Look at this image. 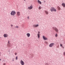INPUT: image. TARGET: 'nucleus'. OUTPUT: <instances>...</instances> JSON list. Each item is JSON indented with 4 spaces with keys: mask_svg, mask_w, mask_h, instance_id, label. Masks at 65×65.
I'll list each match as a JSON object with an SVG mask.
<instances>
[{
    "mask_svg": "<svg viewBox=\"0 0 65 65\" xmlns=\"http://www.w3.org/2000/svg\"><path fill=\"white\" fill-rule=\"evenodd\" d=\"M12 60L13 61H14V59H13Z\"/></svg>",
    "mask_w": 65,
    "mask_h": 65,
    "instance_id": "c756f323",
    "label": "nucleus"
},
{
    "mask_svg": "<svg viewBox=\"0 0 65 65\" xmlns=\"http://www.w3.org/2000/svg\"><path fill=\"white\" fill-rule=\"evenodd\" d=\"M15 27L16 28H19V27L18 26H15Z\"/></svg>",
    "mask_w": 65,
    "mask_h": 65,
    "instance_id": "4be33fe9",
    "label": "nucleus"
},
{
    "mask_svg": "<svg viewBox=\"0 0 65 65\" xmlns=\"http://www.w3.org/2000/svg\"><path fill=\"white\" fill-rule=\"evenodd\" d=\"M57 7L58 10H60V7H59L58 6Z\"/></svg>",
    "mask_w": 65,
    "mask_h": 65,
    "instance_id": "dca6fc26",
    "label": "nucleus"
},
{
    "mask_svg": "<svg viewBox=\"0 0 65 65\" xmlns=\"http://www.w3.org/2000/svg\"><path fill=\"white\" fill-rule=\"evenodd\" d=\"M33 8V6L32 5H31L30 7H28V9L31 10Z\"/></svg>",
    "mask_w": 65,
    "mask_h": 65,
    "instance_id": "20e7f679",
    "label": "nucleus"
},
{
    "mask_svg": "<svg viewBox=\"0 0 65 65\" xmlns=\"http://www.w3.org/2000/svg\"><path fill=\"white\" fill-rule=\"evenodd\" d=\"M3 65H6V64L5 63H4V64H3Z\"/></svg>",
    "mask_w": 65,
    "mask_h": 65,
    "instance_id": "cd10ccee",
    "label": "nucleus"
},
{
    "mask_svg": "<svg viewBox=\"0 0 65 65\" xmlns=\"http://www.w3.org/2000/svg\"><path fill=\"white\" fill-rule=\"evenodd\" d=\"M11 27H12V26H13V25H11Z\"/></svg>",
    "mask_w": 65,
    "mask_h": 65,
    "instance_id": "bb28decb",
    "label": "nucleus"
},
{
    "mask_svg": "<svg viewBox=\"0 0 65 65\" xmlns=\"http://www.w3.org/2000/svg\"><path fill=\"white\" fill-rule=\"evenodd\" d=\"M1 59H0V61H1Z\"/></svg>",
    "mask_w": 65,
    "mask_h": 65,
    "instance_id": "f704fd0d",
    "label": "nucleus"
},
{
    "mask_svg": "<svg viewBox=\"0 0 65 65\" xmlns=\"http://www.w3.org/2000/svg\"><path fill=\"white\" fill-rule=\"evenodd\" d=\"M39 26L38 24H35L33 25V27L36 28L38 27Z\"/></svg>",
    "mask_w": 65,
    "mask_h": 65,
    "instance_id": "39448f33",
    "label": "nucleus"
},
{
    "mask_svg": "<svg viewBox=\"0 0 65 65\" xmlns=\"http://www.w3.org/2000/svg\"><path fill=\"white\" fill-rule=\"evenodd\" d=\"M62 48H64V47H63V46H62Z\"/></svg>",
    "mask_w": 65,
    "mask_h": 65,
    "instance_id": "473e14b6",
    "label": "nucleus"
},
{
    "mask_svg": "<svg viewBox=\"0 0 65 65\" xmlns=\"http://www.w3.org/2000/svg\"><path fill=\"white\" fill-rule=\"evenodd\" d=\"M18 59V57H16V60H17V59Z\"/></svg>",
    "mask_w": 65,
    "mask_h": 65,
    "instance_id": "5701e85b",
    "label": "nucleus"
},
{
    "mask_svg": "<svg viewBox=\"0 0 65 65\" xmlns=\"http://www.w3.org/2000/svg\"><path fill=\"white\" fill-rule=\"evenodd\" d=\"M61 6H63L65 8V3H62L61 4Z\"/></svg>",
    "mask_w": 65,
    "mask_h": 65,
    "instance_id": "1a4fd4ad",
    "label": "nucleus"
},
{
    "mask_svg": "<svg viewBox=\"0 0 65 65\" xmlns=\"http://www.w3.org/2000/svg\"><path fill=\"white\" fill-rule=\"evenodd\" d=\"M41 9V7H39V10H40Z\"/></svg>",
    "mask_w": 65,
    "mask_h": 65,
    "instance_id": "a211bd4d",
    "label": "nucleus"
},
{
    "mask_svg": "<svg viewBox=\"0 0 65 65\" xmlns=\"http://www.w3.org/2000/svg\"><path fill=\"white\" fill-rule=\"evenodd\" d=\"M27 19H29V17H27Z\"/></svg>",
    "mask_w": 65,
    "mask_h": 65,
    "instance_id": "393cba45",
    "label": "nucleus"
},
{
    "mask_svg": "<svg viewBox=\"0 0 65 65\" xmlns=\"http://www.w3.org/2000/svg\"><path fill=\"white\" fill-rule=\"evenodd\" d=\"M52 29L54 30H55V31L57 32H58V29L56 28L55 27H52Z\"/></svg>",
    "mask_w": 65,
    "mask_h": 65,
    "instance_id": "7ed1b4c3",
    "label": "nucleus"
},
{
    "mask_svg": "<svg viewBox=\"0 0 65 65\" xmlns=\"http://www.w3.org/2000/svg\"><path fill=\"white\" fill-rule=\"evenodd\" d=\"M8 35L7 34H4V37H8Z\"/></svg>",
    "mask_w": 65,
    "mask_h": 65,
    "instance_id": "f8f14e48",
    "label": "nucleus"
},
{
    "mask_svg": "<svg viewBox=\"0 0 65 65\" xmlns=\"http://www.w3.org/2000/svg\"><path fill=\"white\" fill-rule=\"evenodd\" d=\"M26 36H27V37H29L30 36V34L29 33H27L26 34Z\"/></svg>",
    "mask_w": 65,
    "mask_h": 65,
    "instance_id": "9b49d317",
    "label": "nucleus"
},
{
    "mask_svg": "<svg viewBox=\"0 0 65 65\" xmlns=\"http://www.w3.org/2000/svg\"><path fill=\"white\" fill-rule=\"evenodd\" d=\"M46 65H48V64L47 63H46Z\"/></svg>",
    "mask_w": 65,
    "mask_h": 65,
    "instance_id": "2f4dec72",
    "label": "nucleus"
},
{
    "mask_svg": "<svg viewBox=\"0 0 65 65\" xmlns=\"http://www.w3.org/2000/svg\"><path fill=\"white\" fill-rule=\"evenodd\" d=\"M9 43H9V41H8V44H9Z\"/></svg>",
    "mask_w": 65,
    "mask_h": 65,
    "instance_id": "a878e982",
    "label": "nucleus"
},
{
    "mask_svg": "<svg viewBox=\"0 0 65 65\" xmlns=\"http://www.w3.org/2000/svg\"><path fill=\"white\" fill-rule=\"evenodd\" d=\"M17 53H15V55H17Z\"/></svg>",
    "mask_w": 65,
    "mask_h": 65,
    "instance_id": "c85d7f7f",
    "label": "nucleus"
},
{
    "mask_svg": "<svg viewBox=\"0 0 65 65\" xmlns=\"http://www.w3.org/2000/svg\"><path fill=\"white\" fill-rule=\"evenodd\" d=\"M45 13H46V14H48V12L47 11H45Z\"/></svg>",
    "mask_w": 65,
    "mask_h": 65,
    "instance_id": "2eb2a0df",
    "label": "nucleus"
},
{
    "mask_svg": "<svg viewBox=\"0 0 65 65\" xmlns=\"http://www.w3.org/2000/svg\"><path fill=\"white\" fill-rule=\"evenodd\" d=\"M50 10L51 12H52L53 11L55 12H56V10L54 8H53V7L51 8L50 9Z\"/></svg>",
    "mask_w": 65,
    "mask_h": 65,
    "instance_id": "f03ea898",
    "label": "nucleus"
},
{
    "mask_svg": "<svg viewBox=\"0 0 65 65\" xmlns=\"http://www.w3.org/2000/svg\"><path fill=\"white\" fill-rule=\"evenodd\" d=\"M55 36L56 37H57L58 36V35L57 34H55Z\"/></svg>",
    "mask_w": 65,
    "mask_h": 65,
    "instance_id": "6ab92c4d",
    "label": "nucleus"
},
{
    "mask_svg": "<svg viewBox=\"0 0 65 65\" xmlns=\"http://www.w3.org/2000/svg\"><path fill=\"white\" fill-rule=\"evenodd\" d=\"M45 43L47 44L48 43L46 41L45 42Z\"/></svg>",
    "mask_w": 65,
    "mask_h": 65,
    "instance_id": "aec40b11",
    "label": "nucleus"
},
{
    "mask_svg": "<svg viewBox=\"0 0 65 65\" xmlns=\"http://www.w3.org/2000/svg\"><path fill=\"white\" fill-rule=\"evenodd\" d=\"M8 46L9 47L10 46V43L8 44Z\"/></svg>",
    "mask_w": 65,
    "mask_h": 65,
    "instance_id": "f3484780",
    "label": "nucleus"
},
{
    "mask_svg": "<svg viewBox=\"0 0 65 65\" xmlns=\"http://www.w3.org/2000/svg\"><path fill=\"white\" fill-rule=\"evenodd\" d=\"M26 0H24V1H25Z\"/></svg>",
    "mask_w": 65,
    "mask_h": 65,
    "instance_id": "72a5a7b5",
    "label": "nucleus"
},
{
    "mask_svg": "<svg viewBox=\"0 0 65 65\" xmlns=\"http://www.w3.org/2000/svg\"><path fill=\"white\" fill-rule=\"evenodd\" d=\"M16 14V12H15V11H12L11 13V15L14 16Z\"/></svg>",
    "mask_w": 65,
    "mask_h": 65,
    "instance_id": "f257e3e1",
    "label": "nucleus"
},
{
    "mask_svg": "<svg viewBox=\"0 0 65 65\" xmlns=\"http://www.w3.org/2000/svg\"><path fill=\"white\" fill-rule=\"evenodd\" d=\"M43 38L45 40H46L47 39V38H46L45 36H43Z\"/></svg>",
    "mask_w": 65,
    "mask_h": 65,
    "instance_id": "6e6552de",
    "label": "nucleus"
},
{
    "mask_svg": "<svg viewBox=\"0 0 65 65\" xmlns=\"http://www.w3.org/2000/svg\"><path fill=\"white\" fill-rule=\"evenodd\" d=\"M63 54L65 56V52H63Z\"/></svg>",
    "mask_w": 65,
    "mask_h": 65,
    "instance_id": "b1692460",
    "label": "nucleus"
},
{
    "mask_svg": "<svg viewBox=\"0 0 65 65\" xmlns=\"http://www.w3.org/2000/svg\"><path fill=\"white\" fill-rule=\"evenodd\" d=\"M1 54V53L0 52V54Z\"/></svg>",
    "mask_w": 65,
    "mask_h": 65,
    "instance_id": "c9c22d12",
    "label": "nucleus"
},
{
    "mask_svg": "<svg viewBox=\"0 0 65 65\" xmlns=\"http://www.w3.org/2000/svg\"><path fill=\"white\" fill-rule=\"evenodd\" d=\"M60 46H61V47H62V44H60Z\"/></svg>",
    "mask_w": 65,
    "mask_h": 65,
    "instance_id": "412c9836",
    "label": "nucleus"
},
{
    "mask_svg": "<svg viewBox=\"0 0 65 65\" xmlns=\"http://www.w3.org/2000/svg\"><path fill=\"white\" fill-rule=\"evenodd\" d=\"M38 3H39L40 4H41V2L39 0H38Z\"/></svg>",
    "mask_w": 65,
    "mask_h": 65,
    "instance_id": "4468645a",
    "label": "nucleus"
},
{
    "mask_svg": "<svg viewBox=\"0 0 65 65\" xmlns=\"http://www.w3.org/2000/svg\"><path fill=\"white\" fill-rule=\"evenodd\" d=\"M38 33H40V32H38Z\"/></svg>",
    "mask_w": 65,
    "mask_h": 65,
    "instance_id": "7c9ffc66",
    "label": "nucleus"
},
{
    "mask_svg": "<svg viewBox=\"0 0 65 65\" xmlns=\"http://www.w3.org/2000/svg\"><path fill=\"white\" fill-rule=\"evenodd\" d=\"M21 64L22 65H24V62L22 60H21Z\"/></svg>",
    "mask_w": 65,
    "mask_h": 65,
    "instance_id": "0eeeda50",
    "label": "nucleus"
},
{
    "mask_svg": "<svg viewBox=\"0 0 65 65\" xmlns=\"http://www.w3.org/2000/svg\"><path fill=\"white\" fill-rule=\"evenodd\" d=\"M37 36H38V38H39L40 37V33L38 34V35H37Z\"/></svg>",
    "mask_w": 65,
    "mask_h": 65,
    "instance_id": "ddd939ff",
    "label": "nucleus"
},
{
    "mask_svg": "<svg viewBox=\"0 0 65 65\" xmlns=\"http://www.w3.org/2000/svg\"><path fill=\"white\" fill-rule=\"evenodd\" d=\"M17 14L18 16L20 15V12H17Z\"/></svg>",
    "mask_w": 65,
    "mask_h": 65,
    "instance_id": "9d476101",
    "label": "nucleus"
},
{
    "mask_svg": "<svg viewBox=\"0 0 65 65\" xmlns=\"http://www.w3.org/2000/svg\"><path fill=\"white\" fill-rule=\"evenodd\" d=\"M54 45V43H52L50 44L49 45V46L50 47H52Z\"/></svg>",
    "mask_w": 65,
    "mask_h": 65,
    "instance_id": "423d86ee",
    "label": "nucleus"
}]
</instances>
